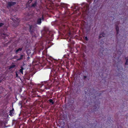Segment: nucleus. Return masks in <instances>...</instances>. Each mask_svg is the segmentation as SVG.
Here are the masks:
<instances>
[{"mask_svg":"<svg viewBox=\"0 0 128 128\" xmlns=\"http://www.w3.org/2000/svg\"><path fill=\"white\" fill-rule=\"evenodd\" d=\"M11 20L14 23L16 24V26H18L19 24V21L17 19H15L13 18H11Z\"/></svg>","mask_w":128,"mask_h":128,"instance_id":"obj_5","label":"nucleus"},{"mask_svg":"<svg viewBox=\"0 0 128 128\" xmlns=\"http://www.w3.org/2000/svg\"><path fill=\"white\" fill-rule=\"evenodd\" d=\"M37 5V2L36 1L34 4H32L31 7H35Z\"/></svg>","mask_w":128,"mask_h":128,"instance_id":"obj_12","label":"nucleus"},{"mask_svg":"<svg viewBox=\"0 0 128 128\" xmlns=\"http://www.w3.org/2000/svg\"><path fill=\"white\" fill-rule=\"evenodd\" d=\"M85 94H87L88 92H86V91H85Z\"/></svg>","mask_w":128,"mask_h":128,"instance_id":"obj_23","label":"nucleus"},{"mask_svg":"<svg viewBox=\"0 0 128 128\" xmlns=\"http://www.w3.org/2000/svg\"><path fill=\"white\" fill-rule=\"evenodd\" d=\"M22 49V48H20L17 49L15 53L16 54H17L18 53V52L19 51H21Z\"/></svg>","mask_w":128,"mask_h":128,"instance_id":"obj_11","label":"nucleus"},{"mask_svg":"<svg viewBox=\"0 0 128 128\" xmlns=\"http://www.w3.org/2000/svg\"><path fill=\"white\" fill-rule=\"evenodd\" d=\"M24 70V68L22 67H21V69H20V72H21L22 73V74H23V70Z\"/></svg>","mask_w":128,"mask_h":128,"instance_id":"obj_16","label":"nucleus"},{"mask_svg":"<svg viewBox=\"0 0 128 128\" xmlns=\"http://www.w3.org/2000/svg\"><path fill=\"white\" fill-rule=\"evenodd\" d=\"M42 21H44V18L43 16H42V18H38L37 19L36 24H38L40 25L42 23Z\"/></svg>","mask_w":128,"mask_h":128,"instance_id":"obj_3","label":"nucleus"},{"mask_svg":"<svg viewBox=\"0 0 128 128\" xmlns=\"http://www.w3.org/2000/svg\"><path fill=\"white\" fill-rule=\"evenodd\" d=\"M4 35L5 36V37H8V34L6 33H4L2 34V35Z\"/></svg>","mask_w":128,"mask_h":128,"instance_id":"obj_17","label":"nucleus"},{"mask_svg":"<svg viewBox=\"0 0 128 128\" xmlns=\"http://www.w3.org/2000/svg\"><path fill=\"white\" fill-rule=\"evenodd\" d=\"M86 77H87V76H84V79L86 78Z\"/></svg>","mask_w":128,"mask_h":128,"instance_id":"obj_22","label":"nucleus"},{"mask_svg":"<svg viewBox=\"0 0 128 128\" xmlns=\"http://www.w3.org/2000/svg\"><path fill=\"white\" fill-rule=\"evenodd\" d=\"M61 6L62 8H68V4H61Z\"/></svg>","mask_w":128,"mask_h":128,"instance_id":"obj_7","label":"nucleus"},{"mask_svg":"<svg viewBox=\"0 0 128 128\" xmlns=\"http://www.w3.org/2000/svg\"><path fill=\"white\" fill-rule=\"evenodd\" d=\"M14 109H13L12 110H11L10 111V114L9 115L10 116H13V111L14 110Z\"/></svg>","mask_w":128,"mask_h":128,"instance_id":"obj_15","label":"nucleus"},{"mask_svg":"<svg viewBox=\"0 0 128 128\" xmlns=\"http://www.w3.org/2000/svg\"><path fill=\"white\" fill-rule=\"evenodd\" d=\"M105 35V33H104L103 32L99 36V38H100L102 37H104Z\"/></svg>","mask_w":128,"mask_h":128,"instance_id":"obj_9","label":"nucleus"},{"mask_svg":"<svg viewBox=\"0 0 128 128\" xmlns=\"http://www.w3.org/2000/svg\"><path fill=\"white\" fill-rule=\"evenodd\" d=\"M16 77H17L18 76V74L17 72H16Z\"/></svg>","mask_w":128,"mask_h":128,"instance_id":"obj_21","label":"nucleus"},{"mask_svg":"<svg viewBox=\"0 0 128 128\" xmlns=\"http://www.w3.org/2000/svg\"><path fill=\"white\" fill-rule=\"evenodd\" d=\"M24 56V55H23V54L21 55L20 56V57L18 58H17V61H18V60H22Z\"/></svg>","mask_w":128,"mask_h":128,"instance_id":"obj_8","label":"nucleus"},{"mask_svg":"<svg viewBox=\"0 0 128 128\" xmlns=\"http://www.w3.org/2000/svg\"><path fill=\"white\" fill-rule=\"evenodd\" d=\"M49 102L50 103H51L52 104H54V102L52 99H50L48 101V102Z\"/></svg>","mask_w":128,"mask_h":128,"instance_id":"obj_14","label":"nucleus"},{"mask_svg":"<svg viewBox=\"0 0 128 128\" xmlns=\"http://www.w3.org/2000/svg\"><path fill=\"white\" fill-rule=\"evenodd\" d=\"M116 28L117 32V34H118L119 33V28L118 25H116Z\"/></svg>","mask_w":128,"mask_h":128,"instance_id":"obj_10","label":"nucleus"},{"mask_svg":"<svg viewBox=\"0 0 128 128\" xmlns=\"http://www.w3.org/2000/svg\"><path fill=\"white\" fill-rule=\"evenodd\" d=\"M113 56H114V55Z\"/></svg>","mask_w":128,"mask_h":128,"instance_id":"obj_24","label":"nucleus"},{"mask_svg":"<svg viewBox=\"0 0 128 128\" xmlns=\"http://www.w3.org/2000/svg\"><path fill=\"white\" fill-rule=\"evenodd\" d=\"M16 2H8L7 7V8H8L9 7H10L12 6H13L16 4Z\"/></svg>","mask_w":128,"mask_h":128,"instance_id":"obj_4","label":"nucleus"},{"mask_svg":"<svg viewBox=\"0 0 128 128\" xmlns=\"http://www.w3.org/2000/svg\"><path fill=\"white\" fill-rule=\"evenodd\" d=\"M28 25L29 27V32H30L32 36V37L36 38V34L34 32L35 27L32 24H28Z\"/></svg>","mask_w":128,"mask_h":128,"instance_id":"obj_1","label":"nucleus"},{"mask_svg":"<svg viewBox=\"0 0 128 128\" xmlns=\"http://www.w3.org/2000/svg\"><path fill=\"white\" fill-rule=\"evenodd\" d=\"M4 24V23H2V22L0 23V27H2Z\"/></svg>","mask_w":128,"mask_h":128,"instance_id":"obj_19","label":"nucleus"},{"mask_svg":"<svg viewBox=\"0 0 128 128\" xmlns=\"http://www.w3.org/2000/svg\"><path fill=\"white\" fill-rule=\"evenodd\" d=\"M85 39L86 41H88V39L87 38V37L86 36L85 37Z\"/></svg>","mask_w":128,"mask_h":128,"instance_id":"obj_20","label":"nucleus"},{"mask_svg":"<svg viewBox=\"0 0 128 128\" xmlns=\"http://www.w3.org/2000/svg\"><path fill=\"white\" fill-rule=\"evenodd\" d=\"M1 82V81H0V82Z\"/></svg>","mask_w":128,"mask_h":128,"instance_id":"obj_25","label":"nucleus"},{"mask_svg":"<svg viewBox=\"0 0 128 128\" xmlns=\"http://www.w3.org/2000/svg\"><path fill=\"white\" fill-rule=\"evenodd\" d=\"M99 104L100 103H98L97 104H96L94 105L93 106V108L92 109V111L94 112L97 111L100 107V106H99Z\"/></svg>","mask_w":128,"mask_h":128,"instance_id":"obj_2","label":"nucleus"},{"mask_svg":"<svg viewBox=\"0 0 128 128\" xmlns=\"http://www.w3.org/2000/svg\"><path fill=\"white\" fill-rule=\"evenodd\" d=\"M45 88L46 89H49L51 87V86L50 85L48 84H46L44 85Z\"/></svg>","mask_w":128,"mask_h":128,"instance_id":"obj_6","label":"nucleus"},{"mask_svg":"<svg viewBox=\"0 0 128 128\" xmlns=\"http://www.w3.org/2000/svg\"><path fill=\"white\" fill-rule=\"evenodd\" d=\"M15 66L16 65L14 64L11 65L9 66V69L10 70L12 68H14Z\"/></svg>","mask_w":128,"mask_h":128,"instance_id":"obj_13","label":"nucleus"},{"mask_svg":"<svg viewBox=\"0 0 128 128\" xmlns=\"http://www.w3.org/2000/svg\"><path fill=\"white\" fill-rule=\"evenodd\" d=\"M126 63H125V65H128V58H126Z\"/></svg>","mask_w":128,"mask_h":128,"instance_id":"obj_18","label":"nucleus"}]
</instances>
